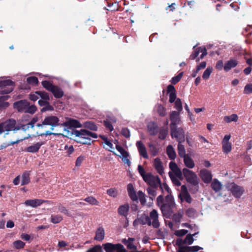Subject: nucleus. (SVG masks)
Masks as SVG:
<instances>
[{
    "label": "nucleus",
    "mask_w": 252,
    "mask_h": 252,
    "mask_svg": "<svg viewBox=\"0 0 252 252\" xmlns=\"http://www.w3.org/2000/svg\"><path fill=\"white\" fill-rule=\"evenodd\" d=\"M188 230L185 229H181L177 230L175 232V234L177 236H182L185 235L188 233Z\"/></svg>",
    "instance_id": "nucleus-64"
},
{
    "label": "nucleus",
    "mask_w": 252,
    "mask_h": 252,
    "mask_svg": "<svg viewBox=\"0 0 252 252\" xmlns=\"http://www.w3.org/2000/svg\"><path fill=\"white\" fill-rule=\"evenodd\" d=\"M148 130L150 135H155L158 132V126L154 122H150L148 125Z\"/></svg>",
    "instance_id": "nucleus-27"
},
{
    "label": "nucleus",
    "mask_w": 252,
    "mask_h": 252,
    "mask_svg": "<svg viewBox=\"0 0 252 252\" xmlns=\"http://www.w3.org/2000/svg\"><path fill=\"white\" fill-rule=\"evenodd\" d=\"M51 92L53 93L54 96L57 98H61L63 95V92L62 89L57 86H54Z\"/></svg>",
    "instance_id": "nucleus-32"
},
{
    "label": "nucleus",
    "mask_w": 252,
    "mask_h": 252,
    "mask_svg": "<svg viewBox=\"0 0 252 252\" xmlns=\"http://www.w3.org/2000/svg\"><path fill=\"white\" fill-rule=\"evenodd\" d=\"M42 85L46 90L49 91H51L54 87L50 82L47 81H42Z\"/></svg>",
    "instance_id": "nucleus-53"
},
{
    "label": "nucleus",
    "mask_w": 252,
    "mask_h": 252,
    "mask_svg": "<svg viewBox=\"0 0 252 252\" xmlns=\"http://www.w3.org/2000/svg\"><path fill=\"white\" fill-rule=\"evenodd\" d=\"M84 200L91 205H98L99 204L98 201L93 196L88 197L86 198Z\"/></svg>",
    "instance_id": "nucleus-48"
},
{
    "label": "nucleus",
    "mask_w": 252,
    "mask_h": 252,
    "mask_svg": "<svg viewBox=\"0 0 252 252\" xmlns=\"http://www.w3.org/2000/svg\"><path fill=\"white\" fill-rule=\"evenodd\" d=\"M170 119L171 121L170 128L176 126L177 125L179 124L180 122L179 112L175 111L171 112L170 115Z\"/></svg>",
    "instance_id": "nucleus-17"
},
{
    "label": "nucleus",
    "mask_w": 252,
    "mask_h": 252,
    "mask_svg": "<svg viewBox=\"0 0 252 252\" xmlns=\"http://www.w3.org/2000/svg\"><path fill=\"white\" fill-rule=\"evenodd\" d=\"M238 64V62L237 60L231 59L226 62L224 65V70L226 72L229 71L231 68L236 67Z\"/></svg>",
    "instance_id": "nucleus-22"
},
{
    "label": "nucleus",
    "mask_w": 252,
    "mask_h": 252,
    "mask_svg": "<svg viewBox=\"0 0 252 252\" xmlns=\"http://www.w3.org/2000/svg\"><path fill=\"white\" fill-rule=\"evenodd\" d=\"M156 188L153 187H150L148 188L147 191L149 195L152 197H155L157 195Z\"/></svg>",
    "instance_id": "nucleus-57"
},
{
    "label": "nucleus",
    "mask_w": 252,
    "mask_h": 252,
    "mask_svg": "<svg viewBox=\"0 0 252 252\" xmlns=\"http://www.w3.org/2000/svg\"><path fill=\"white\" fill-rule=\"evenodd\" d=\"M103 247L106 252H126L124 246L120 244H113L108 243L103 244Z\"/></svg>",
    "instance_id": "nucleus-7"
},
{
    "label": "nucleus",
    "mask_w": 252,
    "mask_h": 252,
    "mask_svg": "<svg viewBox=\"0 0 252 252\" xmlns=\"http://www.w3.org/2000/svg\"><path fill=\"white\" fill-rule=\"evenodd\" d=\"M0 93L7 94L13 90V82L10 80H4L0 81Z\"/></svg>",
    "instance_id": "nucleus-8"
},
{
    "label": "nucleus",
    "mask_w": 252,
    "mask_h": 252,
    "mask_svg": "<svg viewBox=\"0 0 252 252\" xmlns=\"http://www.w3.org/2000/svg\"><path fill=\"white\" fill-rule=\"evenodd\" d=\"M233 195L236 198H240L244 192L243 187L239 186L234 183H231L228 186Z\"/></svg>",
    "instance_id": "nucleus-11"
},
{
    "label": "nucleus",
    "mask_w": 252,
    "mask_h": 252,
    "mask_svg": "<svg viewBox=\"0 0 252 252\" xmlns=\"http://www.w3.org/2000/svg\"><path fill=\"white\" fill-rule=\"evenodd\" d=\"M149 151L151 155L153 157L156 156L159 152L158 147L155 144H149Z\"/></svg>",
    "instance_id": "nucleus-36"
},
{
    "label": "nucleus",
    "mask_w": 252,
    "mask_h": 252,
    "mask_svg": "<svg viewBox=\"0 0 252 252\" xmlns=\"http://www.w3.org/2000/svg\"><path fill=\"white\" fill-rule=\"evenodd\" d=\"M63 126L68 127H81L82 126L80 123L74 119H69L63 124Z\"/></svg>",
    "instance_id": "nucleus-20"
},
{
    "label": "nucleus",
    "mask_w": 252,
    "mask_h": 252,
    "mask_svg": "<svg viewBox=\"0 0 252 252\" xmlns=\"http://www.w3.org/2000/svg\"><path fill=\"white\" fill-rule=\"evenodd\" d=\"M72 139L77 143L91 144L92 138H96L97 134L86 129L72 130Z\"/></svg>",
    "instance_id": "nucleus-1"
},
{
    "label": "nucleus",
    "mask_w": 252,
    "mask_h": 252,
    "mask_svg": "<svg viewBox=\"0 0 252 252\" xmlns=\"http://www.w3.org/2000/svg\"><path fill=\"white\" fill-rule=\"evenodd\" d=\"M238 120V116L235 114H233L230 116L224 117L223 120L227 123H230L232 122H236Z\"/></svg>",
    "instance_id": "nucleus-35"
},
{
    "label": "nucleus",
    "mask_w": 252,
    "mask_h": 252,
    "mask_svg": "<svg viewBox=\"0 0 252 252\" xmlns=\"http://www.w3.org/2000/svg\"><path fill=\"white\" fill-rule=\"evenodd\" d=\"M50 218L51 221L54 224L58 223L63 220V217L61 215H52Z\"/></svg>",
    "instance_id": "nucleus-38"
},
{
    "label": "nucleus",
    "mask_w": 252,
    "mask_h": 252,
    "mask_svg": "<svg viewBox=\"0 0 252 252\" xmlns=\"http://www.w3.org/2000/svg\"><path fill=\"white\" fill-rule=\"evenodd\" d=\"M7 96H3L0 97V109H4L9 106V103L7 102H4L7 99Z\"/></svg>",
    "instance_id": "nucleus-42"
},
{
    "label": "nucleus",
    "mask_w": 252,
    "mask_h": 252,
    "mask_svg": "<svg viewBox=\"0 0 252 252\" xmlns=\"http://www.w3.org/2000/svg\"><path fill=\"white\" fill-rule=\"evenodd\" d=\"M186 214L189 217L191 218H193L197 216L196 211L192 208H189L187 209Z\"/></svg>",
    "instance_id": "nucleus-43"
},
{
    "label": "nucleus",
    "mask_w": 252,
    "mask_h": 252,
    "mask_svg": "<svg viewBox=\"0 0 252 252\" xmlns=\"http://www.w3.org/2000/svg\"><path fill=\"white\" fill-rule=\"evenodd\" d=\"M213 68L211 67H208L207 68V69L204 71L203 75L202 78L204 80H207L209 77L210 75L212 72Z\"/></svg>",
    "instance_id": "nucleus-50"
},
{
    "label": "nucleus",
    "mask_w": 252,
    "mask_h": 252,
    "mask_svg": "<svg viewBox=\"0 0 252 252\" xmlns=\"http://www.w3.org/2000/svg\"><path fill=\"white\" fill-rule=\"evenodd\" d=\"M43 142L40 141L28 147L26 151L29 153H36L37 152L42 145H43Z\"/></svg>",
    "instance_id": "nucleus-23"
},
{
    "label": "nucleus",
    "mask_w": 252,
    "mask_h": 252,
    "mask_svg": "<svg viewBox=\"0 0 252 252\" xmlns=\"http://www.w3.org/2000/svg\"><path fill=\"white\" fill-rule=\"evenodd\" d=\"M138 197H139V199L141 203L142 204H145L146 203V201L144 194L142 191H138Z\"/></svg>",
    "instance_id": "nucleus-63"
},
{
    "label": "nucleus",
    "mask_w": 252,
    "mask_h": 252,
    "mask_svg": "<svg viewBox=\"0 0 252 252\" xmlns=\"http://www.w3.org/2000/svg\"><path fill=\"white\" fill-rule=\"evenodd\" d=\"M127 191L129 196L132 200L135 201L137 199V195L134 190L133 186L131 184L128 185Z\"/></svg>",
    "instance_id": "nucleus-34"
},
{
    "label": "nucleus",
    "mask_w": 252,
    "mask_h": 252,
    "mask_svg": "<svg viewBox=\"0 0 252 252\" xmlns=\"http://www.w3.org/2000/svg\"><path fill=\"white\" fill-rule=\"evenodd\" d=\"M157 204L160 207L161 211L164 215H169L172 212L175 203L173 197L171 194H167L164 199L163 195H160L157 198Z\"/></svg>",
    "instance_id": "nucleus-2"
},
{
    "label": "nucleus",
    "mask_w": 252,
    "mask_h": 252,
    "mask_svg": "<svg viewBox=\"0 0 252 252\" xmlns=\"http://www.w3.org/2000/svg\"><path fill=\"white\" fill-rule=\"evenodd\" d=\"M230 135H226L222 140V147L223 152L226 154L229 153L232 148L231 143L229 142L230 139Z\"/></svg>",
    "instance_id": "nucleus-13"
},
{
    "label": "nucleus",
    "mask_w": 252,
    "mask_h": 252,
    "mask_svg": "<svg viewBox=\"0 0 252 252\" xmlns=\"http://www.w3.org/2000/svg\"><path fill=\"white\" fill-rule=\"evenodd\" d=\"M212 189L216 192L220 191L222 188V184L217 179H214L211 183Z\"/></svg>",
    "instance_id": "nucleus-31"
},
{
    "label": "nucleus",
    "mask_w": 252,
    "mask_h": 252,
    "mask_svg": "<svg viewBox=\"0 0 252 252\" xmlns=\"http://www.w3.org/2000/svg\"><path fill=\"white\" fill-rule=\"evenodd\" d=\"M182 192L180 195L181 200H186L188 203H190L192 199L190 195L188 193L187 191L186 190V188L185 186H183L182 187Z\"/></svg>",
    "instance_id": "nucleus-24"
},
{
    "label": "nucleus",
    "mask_w": 252,
    "mask_h": 252,
    "mask_svg": "<svg viewBox=\"0 0 252 252\" xmlns=\"http://www.w3.org/2000/svg\"><path fill=\"white\" fill-rule=\"evenodd\" d=\"M197 233H195L192 235L188 234L187 235L186 238L183 240L182 244L191 245L194 241L193 237Z\"/></svg>",
    "instance_id": "nucleus-40"
},
{
    "label": "nucleus",
    "mask_w": 252,
    "mask_h": 252,
    "mask_svg": "<svg viewBox=\"0 0 252 252\" xmlns=\"http://www.w3.org/2000/svg\"><path fill=\"white\" fill-rule=\"evenodd\" d=\"M40 98L41 99L38 101L39 105L41 106L48 105L49 96L47 93L45 92L44 94H42V96Z\"/></svg>",
    "instance_id": "nucleus-30"
},
{
    "label": "nucleus",
    "mask_w": 252,
    "mask_h": 252,
    "mask_svg": "<svg viewBox=\"0 0 252 252\" xmlns=\"http://www.w3.org/2000/svg\"><path fill=\"white\" fill-rule=\"evenodd\" d=\"M13 245L16 249H20L23 248L25 244L20 240H17L13 242Z\"/></svg>",
    "instance_id": "nucleus-56"
},
{
    "label": "nucleus",
    "mask_w": 252,
    "mask_h": 252,
    "mask_svg": "<svg viewBox=\"0 0 252 252\" xmlns=\"http://www.w3.org/2000/svg\"><path fill=\"white\" fill-rule=\"evenodd\" d=\"M166 154L168 158L171 159H174L176 157V154L172 145H168L166 148Z\"/></svg>",
    "instance_id": "nucleus-28"
},
{
    "label": "nucleus",
    "mask_w": 252,
    "mask_h": 252,
    "mask_svg": "<svg viewBox=\"0 0 252 252\" xmlns=\"http://www.w3.org/2000/svg\"><path fill=\"white\" fill-rule=\"evenodd\" d=\"M170 129L172 138H175L178 142L185 141V132L181 127H177L176 126Z\"/></svg>",
    "instance_id": "nucleus-9"
},
{
    "label": "nucleus",
    "mask_w": 252,
    "mask_h": 252,
    "mask_svg": "<svg viewBox=\"0 0 252 252\" xmlns=\"http://www.w3.org/2000/svg\"><path fill=\"white\" fill-rule=\"evenodd\" d=\"M44 202H47L41 199H30L25 201L24 204L28 206H31L33 208L36 207L41 205Z\"/></svg>",
    "instance_id": "nucleus-21"
},
{
    "label": "nucleus",
    "mask_w": 252,
    "mask_h": 252,
    "mask_svg": "<svg viewBox=\"0 0 252 252\" xmlns=\"http://www.w3.org/2000/svg\"><path fill=\"white\" fill-rule=\"evenodd\" d=\"M153 166L158 174L161 175L164 173L163 165L159 158H157L154 159Z\"/></svg>",
    "instance_id": "nucleus-18"
},
{
    "label": "nucleus",
    "mask_w": 252,
    "mask_h": 252,
    "mask_svg": "<svg viewBox=\"0 0 252 252\" xmlns=\"http://www.w3.org/2000/svg\"><path fill=\"white\" fill-rule=\"evenodd\" d=\"M58 210L61 213L70 216L68 210L65 207L62 205H59L58 206Z\"/></svg>",
    "instance_id": "nucleus-62"
},
{
    "label": "nucleus",
    "mask_w": 252,
    "mask_h": 252,
    "mask_svg": "<svg viewBox=\"0 0 252 252\" xmlns=\"http://www.w3.org/2000/svg\"><path fill=\"white\" fill-rule=\"evenodd\" d=\"M116 149L120 152V155H119L120 157H127L128 156V153L126 152L121 146L119 145H116Z\"/></svg>",
    "instance_id": "nucleus-52"
},
{
    "label": "nucleus",
    "mask_w": 252,
    "mask_h": 252,
    "mask_svg": "<svg viewBox=\"0 0 252 252\" xmlns=\"http://www.w3.org/2000/svg\"><path fill=\"white\" fill-rule=\"evenodd\" d=\"M183 214V211L182 210H179L177 213L174 214L172 218L173 220L177 222H180Z\"/></svg>",
    "instance_id": "nucleus-45"
},
{
    "label": "nucleus",
    "mask_w": 252,
    "mask_h": 252,
    "mask_svg": "<svg viewBox=\"0 0 252 252\" xmlns=\"http://www.w3.org/2000/svg\"><path fill=\"white\" fill-rule=\"evenodd\" d=\"M17 125L16 122L14 119H10L3 123L0 124V134L6 132L5 134H8L10 131H17L20 130L22 127L23 130L22 133H25L24 128Z\"/></svg>",
    "instance_id": "nucleus-3"
},
{
    "label": "nucleus",
    "mask_w": 252,
    "mask_h": 252,
    "mask_svg": "<svg viewBox=\"0 0 252 252\" xmlns=\"http://www.w3.org/2000/svg\"><path fill=\"white\" fill-rule=\"evenodd\" d=\"M45 92L41 91H36L33 93H31L29 95V98L32 101H36L42 96V94Z\"/></svg>",
    "instance_id": "nucleus-33"
},
{
    "label": "nucleus",
    "mask_w": 252,
    "mask_h": 252,
    "mask_svg": "<svg viewBox=\"0 0 252 252\" xmlns=\"http://www.w3.org/2000/svg\"><path fill=\"white\" fill-rule=\"evenodd\" d=\"M168 131L167 127L161 129L159 131V138L161 139H164L166 138Z\"/></svg>",
    "instance_id": "nucleus-54"
},
{
    "label": "nucleus",
    "mask_w": 252,
    "mask_h": 252,
    "mask_svg": "<svg viewBox=\"0 0 252 252\" xmlns=\"http://www.w3.org/2000/svg\"><path fill=\"white\" fill-rule=\"evenodd\" d=\"M136 146L137 148L139 155L143 158L148 159L149 157L146 147L143 143L141 141H138L136 142Z\"/></svg>",
    "instance_id": "nucleus-15"
},
{
    "label": "nucleus",
    "mask_w": 252,
    "mask_h": 252,
    "mask_svg": "<svg viewBox=\"0 0 252 252\" xmlns=\"http://www.w3.org/2000/svg\"><path fill=\"white\" fill-rule=\"evenodd\" d=\"M200 176L202 180L205 183H209L212 178L211 172L205 169H203L200 171Z\"/></svg>",
    "instance_id": "nucleus-19"
},
{
    "label": "nucleus",
    "mask_w": 252,
    "mask_h": 252,
    "mask_svg": "<svg viewBox=\"0 0 252 252\" xmlns=\"http://www.w3.org/2000/svg\"><path fill=\"white\" fill-rule=\"evenodd\" d=\"M87 252H103V251L100 246L96 245L87 251Z\"/></svg>",
    "instance_id": "nucleus-59"
},
{
    "label": "nucleus",
    "mask_w": 252,
    "mask_h": 252,
    "mask_svg": "<svg viewBox=\"0 0 252 252\" xmlns=\"http://www.w3.org/2000/svg\"><path fill=\"white\" fill-rule=\"evenodd\" d=\"M169 176L173 182V183L177 186H180L181 185L180 179L177 176H175L174 175H172L171 173H169Z\"/></svg>",
    "instance_id": "nucleus-46"
},
{
    "label": "nucleus",
    "mask_w": 252,
    "mask_h": 252,
    "mask_svg": "<svg viewBox=\"0 0 252 252\" xmlns=\"http://www.w3.org/2000/svg\"><path fill=\"white\" fill-rule=\"evenodd\" d=\"M30 181V174L28 172H24L22 175L21 185L28 184Z\"/></svg>",
    "instance_id": "nucleus-39"
},
{
    "label": "nucleus",
    "mask_w": 252,
    "mask_h": 252,
    "mask_svg": "<svg viewBox=\"0 0 252 252\" xmlns=\"http://www.w3.org/2000/svg\"><path fill=\"white\" fill-rule=\"evenodd\" d=\"M133 225L136 226L138 224H148L149 225H151V221L149 217L146 215L145 214L142 215L139 218L136 219L133 221Z\"/></svg>",
    "instance_id": "nucleus-14"
},
{
    "label": "nucleus",
    "mask_w": 252,
    "mask_h": 252,
    "mask_svg": "<svg viewBox=\"0 0 252 252\" xmlns=\"http://www.w3.org/2000/svg\"><path fill=\"white\" fill-rule=\"evenodd\" d=\"M84 126L85 127L90 129L91 130H92L95 131L97 130V126H96V125L94 123H92L91 122H85L84 124Z\"/></svg>",
    "instance_id": "nucleus-47"
},
{
    "label": "nucleus",
    "mask_w": 252,
    "mask_h": 252,
    "mask_svg": "<svg viewBox=\"0 0 252 252\" xmlns=\"http://www.w3.org/2000/svg\"><path fill=\"white\" fill-rule=\"evenodd\" d=\"M107 194L113 198H116L117 197L118 194V191L116 188H110L107 190Z\"/></svg>",
    "instance_id": "nucleus-44"
},
{
    "label": "nucleus",
    "mask_w": 252,
    "mask_h": 252,
    "mask_svg": "<svg viewBox=\"0 0 252 252\" xmlns=\"http://www.w3.org/2000/svg\"><path fill=\"white\" fill-rule=\"evenodd\" d=\"M169 167L171 170L169 173H171L172 175L178 177L180 180L183 179V172L181 171L175 162L171 161L169 163Z\"/></svg>",
    "instance_id": "nucleus-12"
},
{
    "label": "nucleus",
    "mask_w": 252,
    "mask_h": 252,
    "mask_svg": "<svg viewBox=\"0 0 252 252\" xmlns=\"http://www.w3.org/2000/svg\"><path fill=\"white\" fill-rule=\"evenodd\" d=\"M182 172L188 182L194 185L198 184V179L195 173L186 168L183 169Z\"/></svg>",
    "instance_id": "nucleus-6"
},
{
    "label": "nucleus",
    "mask_w": 252,
    "mask_h": 252,
    "mask_svg": "<svg viewBox=\"0 0 252 252\" xmlns=\"http://www.w3.org/2000/svg\"><path fill=\"white\" fill-rule=\"evenodd\" d=\"M29 137H30L29 134H28V135H25V136H18L17 137V139L15 141L10 142V143L9 144H8V145L10 146V145H14L15 144H17L19 142H20V141H22L28 138Z\"/></svg>",
    "instance_id": "nucleus-49"
},
{
    "label": "nucleus",
    "mask_w": 252,
    "mask_h": 252,
    "mask_svg": "<svg viewBox=\"0 0 252 252\" xmlns=\"http://www.w3.org/2000/svg\"><path fill=\"white\" fill-rule=\"evenodd\" d=\"M182 142H179L178 145V152L179 156L181 158H184L188 155L186 154V150L183 145L181 144Z\"/></svg>",
    "instance_id": "nucleus-37"
},
{
    "label": "nucleus",
    "mask_w": 252,
    "mask_h": 252,
    "mask_svg": "<svg viewBox=\"0 0 252 252\" xmlns=\"http://www.w3.org/2000/svg\"><path fill=\"white\" fill-rule=\"evenodd\" d=\"M13 107L19 112L34 114L37 110L34 105H30V103L25 99L16 101L13 104Z\"/></svg>",
    "instance_id": "nucleus-4"
},
{
    "label": "nucleus",
    "mask_w": 252,
    "mask_h": 252,
    "mask_svg": "<svg viewBox=\"0 0 252 252\" xmlns=\"http://www.w3.org/2000/svg\"><path fill=\"white\" fill-rule=\"evenodd\" d=\"M183 158L184 164L187 167L189 168H193L194 167V162L189 155L185 156Z\"/></svg>",
    "instance_id": "nucleus-29"
},
{
    "label": "nucleus",
    "mask_w": 252,
    "mask_h": 252,
    "mask_svg": "<svg viewBox=\"0 0 252 252\" xmlns=\"http://www.w3.org/2000/svg\"><path fill=\"white\" fill-rule=\"evenodd\" d=\"M104 229L102 227H100L96 231L94 239L98 241H101L104 239Z\"/></svg>",
    "instance_id": "nucleus-26"
},
{
    "label": "nucleus",
    "mask_w": 252,
    "mask_h": 252,
    "mask_svg": "<svg viewBox=\"0 0 252 252\" xmlns=\"http://www.w3.org/2000/svg\"><path fill=\"white\" fill-rule=\"evenodd\" d=\"M59 121V119L56 116H49L46 117L44 119L42 124H38L37 125V126L38 127H41L43 128L47 125L50 126H51V129L53 130L54 127L58 125Z\"/></svg>",
    "instance_id": "nucleus-5"
},
{
    "label": "nucleus",
    "mask_w": 252,
    "mask_h": 252,
    "mask_svg": "<svg viewBox=\"0 0 252 252\" xmlns=\"http://www.w3.org/2000/svg\"><path fill=\"white\" fill-rule=\"evenodd\" d=\"M159 186L160 189L161 190L162 193H164L165 191L167 192L168 194H171V190L168 187V186L167 185L166 183H163L162 184H160L158 185Z\"/></svg>",
    "instance_id": "nucleus-41"
},
{
    "label": "nucleus",
    "mask_w": 252,
    "mask_h": 252,
    "mask_svg": "<svg viewBox=\"0 0 252 252\" xmlns=\"http://www.w3.org/2000/svg\"><path fill=\"white\" fill-rule=\"evenodd\" d=\"M150 220L151 221V225L154 228H158L159 226V222L158 221V214L157 211L156 210H153L150 213L149 217Z\"/></svg>",
    "instance_id": "nucleus-16"
},
{
    "label": "nucleus",
    "mask_w": 252,
    "mask_h": 252,
    "mask_svg": "<svg viewBox=\"0 0 252 252\" xmlns=\"http://www.w3.org/2000/svg\"><path fill=\"white\" fill-rule=\"evenodd\" d=\"M129 209V206L128 204H125L123 205H121L118 209V213L123 216L126 217L128 215V212Z\"/></svg>",
    "instance_id": "nucleus-25"
},
{
    "label": "nucleus",
    "mask_w": 252,
    "mask_h": 252,
    "mask_svg": "<svg viewBox=\"0 0 252 252\" xmlns=\"http://www.w3.org/2000/svg\"><path fill=\"white\" fill-rule=\"evenodd\" d=\"M144 181L148 184L151 187L157 188L160 184V179L158 177L155 176L150 173L146 174V176L143 179Z\"/></svg>",
    "instance_id": "nucleus-10"
},
{
    "label": "nucleus",
    "mask_w": 252,
    "mask_h": 252,
    "mask_svg": "<svg viewBox=\"0 0 252 252\" xmlns=\"http://www.w3.org/2000/svg\"><path fill=\"white\" fill-rule=\"evenodd\" d=\"M182 76L183 72H181L179 73L177 76L173 77L171 80V83L172 84H175L180 80Z\"/></svg>",
    "instance_id": "nucleus-60"
},
{
    "label": "nucleus",
    "mask_w": 252,
    "mask_h": 252,
    "mask_svg": "<svg viewBox=\"0 0 252 252\" xmlns=\"http://www.w3.org/2000/svg\"><path fill=\"white\" fill-rule=\"evenodd\" d=\"M27 82L31 85H36L37 84L38 81L36 77H29L27 78Z\"/></svg>",
    "instance_id": "nucleus-55"
},
{
    "label": "nucleus",
    "mask_w": 252,
    "mask_h": 252,
    "mask_svg": "<svg viewBox=\"0 0 252 252\" xmlns=\"http://www.w3.org/2000/svg\"><path fill=\"white\" fill-rule=\"evenodd\" d=\"M157 107L158 114L161 116H164L166 114L165 108L160 104H158Z\"/></svg>",
    "instance_id": "nucleus-51"
},
{
    "label": "nucleus",
    "mask_w": 252,
    "mask_h": 252,
    "mask_svg": "<svg viewBox=\"0 0 252 252\" xmlns=\"http://www.w3.org/2000/svg\"><path fill=\"white\" fill-rule=\"evenodd\" d=\"M244 93L245 94H249L252 93V84L247 85L244 88Z\"/></svg>",
    "instance_id": "nucleus-61"
},
{
    "label": "nucleus",
    "mask_w": 252,
    "mask_h": 252,
    "mask_svg": "<svg viewBox=\"0 0 252 252\" xmlns=\"http://www.w3.org/2000/svg\"><path fill=\"white\" fill-rule=\"evenodd\" d=\"M175 108L178 110L179 112H180L182 111L183 107H182V104L181 101V99L180 98H177L175 102Z\"/></svg>",
    "instance_id": "nucleus-58"
}]
</instances>
